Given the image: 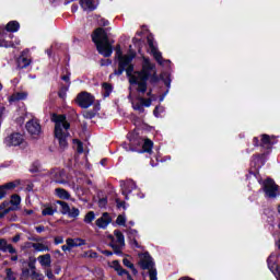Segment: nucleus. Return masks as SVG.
Instances as JSON below:
<instances>
[{
  "label": "nucleus",
  "instance_id": "338daca9",
  "mask_svg": "<svg viewBox=\"0 0 280 280\" xmlns=\"http://www.w3.org/2000/svg\"><path fill=\"white\" fill-rule=\"evenodd\" d=\"M9 201H3L2 203H0V211H4L5 207H9Z\"/></svg>",
  "mask_w": 280,
  "mask_h": 280
},
{
  "label": "nucleus",
  "instance_id": "f03ea898",
  "mask_svg": "<svg viewBox=\"0 0 280 280\" xmlns=\"http://www.w3.org/2000/svg\"><path fill=\"white\" fill-rule=\"evenodd\" d=\"M92 43H94L96 51L101 56H104V58H110L113 56V44H110L108 33H106L104 27H97L93 31Z\"/></svg>",
  "mask_w": 280,
  "mask_h": 280
},
{
  "label": "nucleus",
  "instance_id": "39448f33",
  "mask_svg": "<svg viewBox=\"0 0 280 280\" xmlns=\"http://www.w3.org/2000/svg\"><path fill=\"white\" fill-rule=\"evenodd\" d=\"M137 58V52H131L129 55H125V57H120L118 59V69L114 70V75H124V71H126L127 67Z\"/></svg>",
  "mask_w": 280,
  "mask_h": 280
},
{
  "label": "nucleus",
  "instance_id": "cd10ccee",
  "mask_svg": "<svg viewBox=\"0 0 280 280\" xmlns=\"http://www.w3.org/2000/svg\"><path fill=\"white\" fill-rule=\"evenodd\" d=\"M102 89L104 91L103 97H110V94L113 93V84L104 82Z\"/></svg>",
  "mask_w": 280,
  "mask_h": 280
},
{
  "label": "nucleus",
  "instance_id": "f704fd0d",
  "mask_svg": "<svg viewBox=\"0 0 280 280\" xmlns=\"http://www.w3.org/2000/svg\"><path fill=\"white\" fill-rule=\"evenodd\" d=\"M5 278L4 280H15L16 279V273H14V271H12V268H7L5 269Z\"/></svg>",
  "mask_w": 280,
  "mask_h": 280
},
{
  "label": "nucleus",
  "instance_id": "052dcab7",
  "mask_svg": "<svg viewBox=\"0 0 280 280\" xmlns=\"http://www.w3.org/2000/svg\"><path fill=\"white\" fill-rule=\"evenodd\" d=\"M69 130V128H71V124L67 120H65L63 122H61V130Z\"/></svg>",
  "mask_w": 280,
  "mask_h": 280
},
{
  "label": "nucleus",
  "instance_id": "f257e3e1",
  "mask_svg": "<svg viewBox=\"0 0 280 280\" xmlns=\"http://www.w3.org/2000/svg\"><path fill=\"white\" fill-rule=\"evenodd\" d=\"M126 75L129 78L131 86H138L137 93L145 95L148 93V82L151 86H156L161 81L170 89L172 86V78L168 72L156 73V65L149 57H142L141 69L135 71V63L125 68Z\"/></svg>",
  "mask_w": 280,
  "mask_h": 280
},
{
  "label": "nucleus",
  "instance_id": "6e6552de",
  "mask_svg": "<svg viewBox=\"0 0 280 280\" xmlns=\"http://www.w3.org/2000/svg\"><path fill=\"white\" fill-rule=\"evenodd\" d=\"M277 143H279V140H277L276 136H270L268 133L260 135V148H262V150H268L270 152Z\"/></svg>",
  "mask_w": 280,
  "mask_h": 280
},
{
  "label": "nucleus",
  "instance_id": "2f4dec72",
  "mask_svg": "<svg viewBox=\"0 0 280 280\" xmlns=\"http://www.w3.org/2000/svg\"><path fill=\"white\" fill-rule=\"evenodd\" d=\"M28 172H31V174H38L40 172V162H33Z\"/></svg>",
  "mask_w": 280,
  "mask_h": 280
},
{
  "label": "nucleus",
  "instance_id": "49530a36",
  "mask_svg": "<svg viewBox=\"0 0 280 280\" xmlns=\"http://www.w3.org/2000/svg\"><path fill=\"white\" fill-rule=\"evenodd\" d=\"M7 248L8 241L5 238H0V250H2V253H7Z\"/></svg>",
  "mask_w": 280,
  "mask_h": 280
},
{
  "label": "nucleus",
  "instance_id": "a19ab883",
  "mask_svg": "<svg viewBox=\"0 0 280 280\" xmlns=\"http://www.w3.org/2000/svg\"><path fill=\"white\" fill-rule=\"evenodd\" d=\"M139 100L145 108H150L152 106V98L140 97Z\"/></svg>",
  "mask_w": 280,
  "mask_h": 280
},
{
  "label": "nucleus",
  "instance_id": "774afa93",
  "mask_svg": "<svg viewBox=\"0 0 280 280\" xmlns=\"http://www.w3.org/2000/svg\"><path fill=\"white\" fill-rule=\"evenodd\" d=\"M36 233H43L45 231V226L44 225H39L35 228Z\"/></svg>",
  "mask_w": 280,
  "mask_h": 280
},
{
  "label": "nucleus",
  "instance_id": "f3484780",
  "mask_svg": "<svg viewBox=\"0 0 280 280\" xmlns=\"http://www.w3.org/2000/svg\"><path fill=\"white\" fill-rule=\"evenodd\" d=\"M252 163L255 167H264L266 165V153H257L252 156Z\"/></svg>",
  "mask_w": 280,
  "mask_h": 280
},
{
  "label": "nucleus",
  "instance_id": "a18cd8bd",
  "mask_svg": "<svg viewBox=\"0 0 280 280\" xmlns=\"http://www.w3.org/2000/svg\"><path fill=\"white\" fill-rule=\"evenodd\" d=\"M66 244L71 248H78V244H75V238H67Z\"/></svg>",
  "mask_w": 280,
  "mask_h": 280
},
{
  "label": "nucleus",
  "instance_id": "5fc2aeb1",
  "mask_svg": "<svg viewBox=\"0 0 280 280\" xmlns=\"http://www.w3.org/2000/svg\"><path fill=\"white\" fill-rule=\"evenodd\" d=\"M74 244H77V248H78L80 246H84V244H86V241L82 238H74Z\"/></svg>",
  "mask_w": 280,
  "mask_h": 280
},
{
  "label": "nucleus",
  "instance_id": "6ab92c4d",
  "mask_svg": "<svg viewBox=\"0 0 280 280\" xmlns=\"http://www.w3.org/2000/svg\"><path fill=\"white\" fill-rule=\"evenodd\" d=\"M80 5L84 12H94L97 10V4H95V0H80Z\"/></svg>",
  "mask_w": 280,
  "mask_h": 280
},
{
  "label": "nucleus",
  "instance_id": "864d4df0",
  "mask_svg": "<svg viewBox=\"0 0 280 280\" xmlns=\"http://www.w3.org/2000/svg\"><path fill=\"white\" fill-rule=\"evenodd\" d=\"M122 264L124 266H126V268H129V269L135 266V264H132L128 258H124Z\"/></svg>",
  "mask_w": 280,
  "mask_h": 280
},
{
  "label": "nucleus",
  "instance_id": "3c124183",
  "mask_svg": "<svg viewBox=\"0 0 280 280\" xmlns=\"http://www.w3.org/2000/svg\"><path fill=\"white\" fill-rule=\"evenodd\" d=\"M61 80H63V82H67V84H71V72H68L67 74L61 77Z\"/></svg>",
  "mask_w": 280,
  "mask_h": 280
},
{
  "label": "nucleus",
  "instance_id": "aec40b11",
  "mask_svg": "<svg viewBox=\"0 0 280 280\" xmlns=\"http://www.w3.org/2000/svg\"><path fill=\"white\" fill-rule=\"evenodd\" d=\"M4 30L7 32H10L11 34H14L21 30V24L19 23V21L13 20L7 23Z\"/></svg>",
  "mask_w": 280,
  "mask_h": 280
},
{
  "label": "nucleus",
  "instance_id": "423d86ee",
  "mask_svg": "<svg viewBox=\"0 0 280 280\" xmlns=\"http://www.w3.org/2000/svg\"><path fill=\"white\" fill-rule=\"evenodd\" d=\"M75 102L80 108H90L95 102V96L89 92H81L78 94Z\"/></svg>",
  "mask_w": 280,
  "mask_h": 280
},
{
  "label": "nucleus",
  "instance_id": "0eeeda50",
  "mask_svg": "<svg viewBox=\"0 0 280 280\" xmlns=\"http://www.w3.org/2000/svg\"><path fill=\"white\" fill-rule=\"evenodd\" d=\"M4 143L8 148H16L25 143V136L21 132H12L7 138H4Z\"/></svg>",
  "mask_w": 280,
  "mask_h": 280
},
{
  "label": "nucleus",
  "instance_id": "473e14b6",
  "mask_svg": "<svg viewBox=\"0 0 280 280\" xmlns=\"http://www.w3.org/2000/svg\"><path fill=\"white\" fill-rule=\"evenodd\" d=\"M93 220H95V212L94 211H89L84 219H83V222L85 224H92L93 223Z\"/></svg>",
  "mask_w": 280,
  "mask_h": 280
},
{
  "label": "nucleus",
  "instance_id": "ddd939ff",
  "mask_svg": "<svg viewBox=\"0 0 280 280\" xmlns=\"http://www.w3.org/2000/svg\"><path fill=\"white\" fill-rule=\"evenodd\" d=\"M267 266L272 275H275L276 279L280 280V267L278 266L277 260H272V255L267 258Z\"/></svg>",
  "mask_w": 280,
  "mask_h": 280
},
{
  "label": "nucleus",
  "instance_id": "c756f323",
  "mask_svg": "<svg viewBox=\"0 0 280 280\" xmlns=\"http://www.w3.org/2000/svg\"><path fill=\"white\" fill-rule=\"evenodd\" d=\"M114 235L117 238V242L118 244H120V246H124L126 244V237L124 236V233H121V231L115 230Z\"/></svg>",
  "mask_w": 280,
  "mask_h": 280
},
{
  "label": "nucleus",
  "instance_id": "37998d69",
  "mask_svg": "<svg viewBox=\"0 0 280 280\" xmlns=\"http://www.w3.org/2000/svg\"><path fill=\"white\" fill-rule=\"evenodd\" d=\"M95 115H97V114H95L93 112V109H90V110H86L83 113L84 119H93L95 117Z\"/></svg>",
  "mask_w": 280,
  "mask_h": 280
},
{
  "label": "nucleus",
  "instance_id": "b1692460",
  "mask_svg": "<svg viewBox=\"0 0 280 280\" xmlns=\"http://www.w3.org/2000/svg\"><path fill=\"white\" fill-rule=\"evenodd\" d=\"M112 268L117 272L118 277H124V273H128V270L121 267V264H119V260H114L112 262Z\"/></svg>",
  "mask_w": 280,
  "mask_h": 280
},
{
  "label": "nucleus",
  "instance_id": "a878e982",
  "mask_svg": "<svg viewBox=\"0 0 280 280\" xmlns=\"http://www.w3.org/2000/svg\"><path fill=\"white\" fill-rule=\"evenodd\" d=\"M40 266L49 268L51 266V254H45L38 257Z\"/></svg>",
  "mask_w": 280,
  "mask_h": 280
},
{
  "label": "nucleus",
  "instance_id": "ea45409f",
  "mask_svg": "<svg viewBox=\"0 0 280 280\" xmlns=\"http://www.w3.org/2000/svg\"><path fill=\"white\" fill-rule=\"evenodd\" d=\"M116 224H118V226H126V215L119 214L116 219Z\"/></svg>",
  "mask_w": 280,
  "mask_h": 280
},
{
  "label": "nucleus",
  "instance_id": "7ed1b4c3",
  "mask_svg": "<svg viewBox=\"0 0 280 280\" xmlns=\"http://www.w3.org/2000/svg\"><path fill=\"white\" fill-rule=\"evenodd\" d=\"M138 257H140L138 264L141 270H149L150 280H159V271L155 267L156 264L154 262V258L150 255V252L140 253Z\"/></svg>",
  "mask_w": 280,
  "mask_h": 280
},
{
  "label": "nucleus",
  "instance_id": "603ef678",
  "mask_svg": "<svg viewBox=\"0 0 280 280\" xmlns=\"http://www.w3.org/2000/svg\"><path fill=\"white\" fill-rule=\"evenodd\" d=\"M253 145H254L255 148H261V140H259L258 137H254V138H253Z\"/></svg>",
  "mask_w": 280,
  "mask_h": 280
},
{
  "label": "nucleus",
  "instance_id": "c9c22d12",
  "mask_svg": "<svg viewBox=\"0 0 280 280\" xmlns=\"http://www.w3.org/2000/svg\"><path fill=\"white\" fill-rule=\"evenodd\" d=\"M56 213V209H54L51 206L46 207L42 210V215H54Z\"/></svg>",
  "mask_w": 280,
  "mask_h": 280
},
{
  "label": "nucleus",
  "instance_id": "dca6fc26",
  "mask_svg": "<svg viewBox=\"0 0 280 280\" xmlns=\"http://www.w3.org/2000/svg\"><path fill=\"white\" fill-rule=\"evenodd\" d=\"M143 145V139L139 136H129V150L137 152V148Z\"/></svg>",
  "mask_w": 280,
  "mask_h": 280
},
{
  "label": "nucleus",
  "instance_id": "20e7f679",
  "mask_svg": "<svg viewBox=\"0 0 280 280\" xmlns=\"http://www.w3.org/2000/svg\"><path fill=\"white\" fill-rule=\"evenodd\" d=\"M262 191L265 198H278L280 196V186L275 182V179L268 177L262 183Z\"/></svg>",
  "mask_w": 280,
  "mask_h": 280
},
{
  "label": "nucleus",
  "instance_id": "de8ad7c7",
  "mask_svg": "<svg viewBox=\"0 0 280 280\" xmlns=\"http://www.w3.org/2000/svg\"><path fill=\"white\" fill-rule=\"evenodd\" d=\"M32 279L33 280H44L45 276H43V273L36 272V270H33L32 271Z\"/></svg>",
  "mask_w": 280,
  "mask_h": 280
},
{
  "label": "nucleus",
  "instance_id": "13d9d810",
  "mask_svg": "<svg viewBox=\"0 0 280 280\" xmlns=\"http://www.w3.org/2000/svg\"><path fill=\"white\" fill-rule=\"evenodd\" d=\"M58 244H65V237L56 236L55 237V245L58 246Z\"/></svg>",
  "mask_w": 280,
  "mask_h": 280
},
{
  "label": "nucleus",
  "instance_id": "bb28decb",
  "mask_svg": "<svg viewBox=\"0 0 280 280\" xmlns=\"http://www.w3.org/2000/svg\"><path fill=\"white\" fill-rule=\"evenodd\" d=\"M56 205H59L61 207L60 213L62 215H68L69 214V211L71 210V207H69V203L67 201L57 200Z\"/></svg>",
  "mask_w": 280,
  "mask_h": 280
},
{
  "label": "nucleus",
  "instance_id": "393cba45",
  "mask_svg": "<svg viewBox=\"0 0 280 280\" xmlns=\"http://www.w3.org/2000/svg\"><path fill=\"white\" fill-rule=\"evenodd\" d=\"M56 196H58V198H60L61 200H70L71 199V194H69V191H67V189L65 188H56Z\"/></svg>",
  "mask_w": 280,
  "mask_h": 280
},
{
  "label": "nucleus",
  "instance_id": "8fccbe9b",
  "mask_svg": "<svg viewBox=\"0 0 280 280\" xmlns=\"http://www.w3.org/2000/svg\"><path fill=\"white\" fill-rule=\"evenodd\" d=\"M7 253H10V255H16V248H14V246H12V244H8Z\"/></svg>",
  "mask_w": 280,
  "mask_h": 280
},
{
  "label": "nucleus",
  "instance_id": "7c9ffc66",
  "mask_svg": "<svg viewBox=\"0 0 280 280\" xmlns=\"http://www.w3.org/2000/svg\"><path fill=\"white\" fill-rule=\"evenodd\" d=\"M9 205H12V207H19L21 205V196L18 194L12 195Z\"/></svg>",
  "mask_w": 280,
  "mask_h": 280
},
{
  "label": "nucleus",
  "instance_id": "9d476101",
  "mask_svg": "<svg viewBox=\"0 0 280 280\" xmlns=\"http://www.w3.org/2000/svg\"><path fill=\"white\" fill-rule=\"evenodd\" d=\"M55 139L59 143L60 150H67L69 148V142L67 141L69 137V131L65 132L62 129L58 131H54Z\"/></svg>",
  "mask_w": 280,
  "mask_h": 280
},
{
  "label": "nucleus",
  "instance_id": "c03bdc74",
  "mask_svg": "<svg viewBox=\"0 0 280 280\" xmlns=\"http://www.w3.org/2000/svg\"><path fill=\"white\" fill-rule=\"evenodd\" d=\"M133 110H138V113H145V108L143 107V103H136L133 105Z\"/></svg>",
  "mask_w": 280,
  "mask_h": 280
},
{
  "label": "nucleus",
  "instance_id": "e433bc0d",
  "mask_svg": "<svg viewBox=\"0 0 280 280\" xmlns=\"http://www.w3.org/2000/svg\"><path fill=\"white\" fill-rule=\"evenodd\" d=\"M80 215V209L72 207L68 212V218H78Z\"/></svg>",
  "mask_w": 280,
  "mask_h": 280
},
{
  "label": "nucleus",
  "instance_id": "4d7b16f0",
  "mask_svg": "<svg viewBox=\"0 0 280 280\" xmlns=\"http://www.w3.org/2000/svg\"><path fill=\"white\" fill-rule=\"evenodd\" d=\"M19 209H20V207L11 206V207L4 209V213L8 215V213H10L11 211H19Z\"/></svg>",
  "mask_w": 280,
  "mask_h": 280
},
{
  "label": "nucleus",
  "instance_id": "c85d7f7f",
  "mask_svg": "<svg viewBox=\"0 0 280 280\" xmlns=\"http://www.w3.org/2000/svg\"><path fill=\"white\" fill-rule=\"evenodd\" d=\"M32 247L37 250V253H45V250H49V246L43 243H33Z\"/></svg>",
  "mask_w": 280,
  "mask_h": 280
},
{
  "label": "nucleus",
  "instance_id": "680f3d73",
  "mask_svg": "<svg viewBox=\"0 0 280 280\" xmlns=\"http://www.w3.org/2000/svg\"><path fill=\"white\" fill-rule=\"evenodd\" d=\"M98 205H100V207H106V205H108V199L107 198H101L98 200Z\"/></svg>",
  "mask_w": 280,
  "mask_h": 280
},
{
  "label": "nucleus",
  "instance_id": "412c9836",
  "mask_svg": "<svg viewBox=\"0 0 280 280\" xmlns=\"http://www.w3.org/2000/svg\"><path fill=\"white\" fill-rule=\"evenodd\" d=\"M154 148V142L150 140V138H147L142 141V149L140 152H145L147 154H152V149Z\"/></svg>",
  "mask_w": 280,
  "mask_h": 280
},
{
  "label": "nucleus",
  "instance_id": "79ce46f5",
  "mask_svg": "<svg viewBox=\"0 0 280 280\" xmlns=\"http://www.w3.org/2000/svg\"><path fill=\"white\" fill-rule=\"evenodd\" d=\"M116 57L117 60H120V58H125L126 55H124V51H121V45H116Z\"/></svg>",
  "mask_w": 280,
  "mask_h": 280
},
{
  "label": "nucleus",
  "instance_id": "e2e57ef3",
  "mask_svg": "<svg viewBox=\"0 0 280 280\" xmlns=\"http://www.w3.org/2000/svg\"><path fill=\"white\" fill-rule=\"evenodd\" d=\"M46 277H47L48 279H56V276H54V271H51V269H48V270L46 271Z\"/></svg>",
  "mask_w": 280,
  "mask_h": 280
},
{
  "label": "nucleus",
  "instance_id": "4be33fe9",
  "mask_svg": "<svg viewBox=\"0 0 280 280\" xmlns=\"http://www.w3.org/2000/svg\"><path fill=\"white\" fill-rule=\"evenodd\" d=\"M16 63H18V68L19 69H27V67L30 65H32V59L21 55L18 60H16Z\"/></svg>",
  "mask_w": 280,
  "mask_h": 280
},
{
  "label": "nucleus",
  "instance_id": "4468645a",
  "mask_svg": "<svg viewBox=\"0 0 280 280\" xmlns=\"http://www.w3.org/2000/svg\"><path fill=\"white\" fill-rule=\"evenodd\" d=\"M121 194L125 196V200H129L128 195L132 194V190L137 189L135 182H126L120 185Z\"/></svg>",
  "mask_w": 280,
  "mask_h": 280
},
{
  "label": "nucleus",
  "instance_id": "5701e85b",
  "mask_svg": "<svg viewBox=\"0 0 280 280\" xmlns=\"http://www.w3.org/2000/svg\"><path fill=\"white\" fill-rule=\"evenodd\" d=\"M27 100V92H16L9 97V102H21Z\"/></svg>",
  "mask_w": 280,
  "mask_h": 280
},
{
  "label": "nucleus",
  "instance_id": "69168bd1",
  "mask_svg": "<svg viewBox=\"0 0 280 280\" xmlns=\"http://www.w3.org/2000/svg\"><path fill=\"white\" fill-rule=\"evenodd\" d=\"M13 244L21 242V234H15L12 238Z\"/></svg>",
  "mask_w": 280,
  "mask_h": 280
},
{
  "label": "nucleus",
  "instance_id": "bf43d9fd",
  "mask_svg": "<svg viewBox=\"0 0 280 280\" xmlns=\"http://www.w3.org/2000/svg\"><path fill=\"white\" fill-rule=\"evenodd\" d=\"M28 268L32 270V272H34V270H36V260H30L28 261Z\"/></svg>",
  "mask_w": 280,
  "mask_h": 280
},
{
  "label": "nucleus",
  "instance_id": "f8f14e48",
  "mask_svg": "<svg viewBox=\"0 0 280 280\" xmlns=\"http://www.w3.org/2000/svg\"><path fill=\"white\" fill-rule=\"evenodd\" d=\"M110 222H113V218L108 212H104L102 217L95 221V224L98 229H107Z\"/></svg>",
  "mask_w": 280,
  "mask_h": 280
},
{
  "label": "nucleus",
  "instance_id": "1a4fd4ad",
  "mask_svg": "<svg viewBox=\"0 0 280 280\" xmlns=\"http://www.w3.org/2000/svg\"><path fill=\"white\" fill-rule=\"evenodd\" d=\"M147 43L149 45V48L151 50V54L155 60V62H158V65H160V67H163V54L161 51H159V48H156V46H154V39L148 37L147 38Z\"/></svg>",
  "mask_w": 280,
  "mask_h": 280
},
{
  "label": "nucleus",
  "instance_id": "72a5a7b5",
  "mask_svg": "<svg viewBox=\"0 0 280 280\" xmlns=\"http://www.w3.org/2000/svg\"><path fill=\"white\" fill-rule=\"evenodd\" d=\"M67 91H69V85H61L58 91V97H60V100H65L67 97Z\"/></svg>",
  "mask_w": 280,
  "mask_h": 280
},
{
  "label": "nucleus",
  "instance_id": "6e6d98bb",
  "mask_svg": "<svg viewBox=\"0 0 280 280\" xmlns=\"http://www.w3.org/2000/svg\"><path fill=\"white\" fill-rule=\"evenodd\" d=\"M116 206H117V209H126V201H121L119 199H116Z\"/></svg>",
  "mask_w": 280,
  "mask_h": 280
},
{
  "label": "nucleus",
  "instance_id": "09e8293b",
  "mask_svg": "<svg viewBox=\"0 0 280 280\" xmlns=\"http://www.w3.org/2000/svg\"><path fill=\"white\" fill-rule=\"evenodd\" d=\"M77 152L79 154H82V152H84V143H82V141L78 140L77 142Z\"/></svg>",
  "mask_w": 280,
  "mask_h": 280
},
{
  "label": "nucleus",
  "instance_id": "2eb2a0df",
  "mask_svg": "<svg viewBox=\"0 0 280 280\" xmlns=\"http://www.w3.org/2000/svg\"><path fill=\"white\" fill-rule=\"evenodd\" d=\"M51 121L55 124V131L62 130V122L67 121V115L65 114H52Z\"/></svg>",
  "mask_w": 280,
  "mask_h": 280
},
{
  "label": "nucleus",
  "instance_id": "0e129e2a",
  "mask_svg": "<svg viewBox=\"0 0 280 280\" xmlns=\"http://www.w3.org/2000/svg\"><path fill=\"white\" fill-rule=\"evenodd\" d=\"M100 110H101L100 103H95L94 106H93L92 112H94L97 115V113H100Z\"/></svg>",
  "mask_w": 280,
  "mask_h": 280
},
{
  "label": "nucleus",
  "instance_id": "4c0bfd02",
  "mask_svg": "<svg viewBox=\"0 0 280 280\" xmlns=\"http://www.w3.org/2000/svg\"><path fill=\"white\" fill-rule=\"evenodd\" d=\"M0 47H4L5 49L14 48V42H8L5 39H0Z\"/></svg>",
  "mask_w": 280,
  "mask_h": 280
},
{
  "label": "nucleus",
  "instance_id": "58836bf2",
  "mask_svg": "<svg viewBox=\"0 0 280 280\" xmlns=\"http://www.w3.org/2000/svg\"><path fill=\"white\" fill-rule=\"evenodd\" d=\"M109 247L113 248L115 255H124V252H121V247L115 243H109Z\"/></svg>",
  "mask_w": 280,
  "mask_h": 280
},
{
  "label": "nucleus",
  "instance_id": "a211bd4d",
  "mask_svg": "<svg viewBox=\"0 0 280 280\" xmlns=\"http://www.w3.org/2000/svg\"><path fill=\"white\" fill-rule=\"evenodd\" d=\"M12 189H16V184L14 182H9L0 186V200H3L5 196H8V191H12Z\"/></svg>",
  "mask_w": 280,
  "mask_h": 280
},
{
  "label": "nucleus",
  "instance_id": "9b49d317",
  "mask_svg": "<svg viewBox=\"0 0 280 280\" xmlns=\"http://www.w3.org/2000/svg\"><path fill=\"white\" fill-rule=\"evenodd\" d=\"M25 128L28 135H32L33 137L34 136L38 137V135H40L42 132L40 122L34 119L28 120L25 125Z\"/></svg>",
  "mask_w": 280,
  "mask_h": 280
}]
</instances>
